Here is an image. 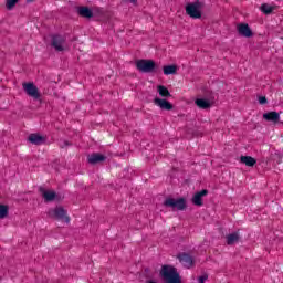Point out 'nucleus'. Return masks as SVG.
I'll list each match as a JSON object with an SVG mask.
<instances>
[{"label":"nucleus","mask_w":283,"mask_h":283,"mask_svg":"<svg viewBox=\"0 0 283 283\" xmlns=\"http://www.w3.org/2000/svg\"><path fill=\"white\" fill-rule=\"evenodd\" d=\"M160 276L166 283H182L180 281V274H178L176 268L171 265H163L160 270Z\"/></svg>","instance_id":"f257e3e1"},{"label":"nucleus","mask_w":283,"mask_h":283,"mask_svg":"<svg viewBox=\"0 0 283 283\" xmlns=\"http://www.w3.org/2000/svg\"><path fill=\"white\" fill-rule=\"evenodd\" d=\"M136 69L143 74H151L156 70V62L153 60H138L135 62Z\"/></svg>","instance_id":"f03ea898"},{"label":"nucleus","mask_w":283,"mask_h":283,"mask_svg":"<svg viewBox=\"0 0 283 283\" xmlns=\"http://www.w3.org/2000/svg\"><path fill=\"white\" fill-rule=\"evenodd\" d=\"M51 45L54 48L55 52H65L66 50H70V44H67V40L63 35H54Z\"/></svg>","instance_id":"7ed1b4c3"},{"label":"nucleus","mask_w":283,"mask_h":283,"mask_svg":"<svg viewBox=\"0 0 283 283\" xmlns=\"http://www.w3.org/2000/svg\"><path fill=\"white\" fill-rule=\"evenodd\" d=\"M164 205L165 207H170L171 209H177L178 211H185V209H187V201L185 198H168L165 200Z\"/></svg>","instance_id":"20e7f679"},{"label":"nucleus","mask_w":283,"mask_h":283,"mask_svg":"<svg viewBox=\"0 0 283 283\" xmlns=\"http://www.w3.org/2000/svg\"><path fill=\"white\" fill-rule=\"evenodd\" d=\"M186 14L191 17V19H200L202 12H200V2H192L186 6Z\"/></svg>","instance_id":"39448f33"},{"label":"nucleus","mask_w":283,"mask_h":283,"mask_svg":"<svg viewBox=\"0 0 283 283\" xmlns=\"http://www.w3.org/2000/svg\"><path fill=\"white\" fill-rule=\"evenodd\" d=\"M22 87L25 92V94H28V96H30L31 98H34V101H39V98H41V93H39V87H36V85H34V83H23Z\"/></svg>","instance_id":"423d86ee"},{"label":"nucleus","mask_w":283,"mask_h":283,"mask_svg":"<svg viewBox=\"0 0 283 283\" xmlns=\"http://www.w3.org/2000/svg\"><path fill=\"white\" fill-rule=\"evenodd\" d=\"M49 216L56 218L57 220H65L66 223H70V217H67V212L62 207L50 210Z\"/></svg>","instance_id":"0eeeda50"},{"label":"nucleus","mask_w":283,"mask_h":283,"mask_svg":"<svg viewBox=\"0 0 283 283\" xmlns=\"http://www.w3.org/2000/svg\"><path fill=\"white\" fill-rule=\"evenodd\" d=\"M154 103L157 107H160L166 112H171V109H174V104L165 98L157 97L154 99Z\"/></svg>","instance_id":"6e6552de"},{"label":"nucleus","mask_w":283,"mask_h":283,"mask_svg":"<svg viewBox=\"0 0 283 283\" xmlns=\"http://www.w3.org/2000/svg\"><path fill=\"white\" fill-rule=\"evenodd\" d=\"M237 30L238 33L245 39H251V36H253V31H251V27L247 23L238 24Z\"/></svg>","instance_id":"1a4fd4ad"},{"label":"nucleus","mask_w":283,"mask_h":283,"mask_svg":"<svg viewBox=\"0 0 283 283\" xmlns=\"http://www.w3.org/2000/svg\"><path fill=\"white\" fill-rule=\"evenodd\" d=\"M87 160L90 165H98V163H105V160H107V157L103 154L93 153L87 156Z\"/></svg>","instance_id":"9d476101"},{"label":"nucleus","mask_w":283,"mask_h":283,"mask_svg":"<svg viewBox=\"0 0 283 283\" xmlns=\"http://www.w3.org/2000/svg\"><path fill=\"white\" fill-rule=\"evenodd\" d=\"M179 262L185 266L186 269H191L193 266V258L191 255L184 253L178 255Z\"/></svg>","instance_id":"9b49d317"},{"label":"nucleus","mask_w":283,"mask_h":283,"mask_svg":"<svg viewBox=\"0 0 283 283\" xmlns=\"http://www.w3.org/2000/svg\"><path fill=\"white\" fill-rule=\"evenodd\" d=\"M207 193H209V191H207V190H201V191L195 193V196L192 197V203L196 207H202V198H205V196H207Z\"/></svg>","instance_id":"f8f14e48"},{"label":"nucleus","mask_w":283,"mask_h":283,"mask_svg":"<svg viewBox=\"0 0 283 283\" xmlns=\"http://www.w3.org/2000/svg\"><path fill=\"white\" fill-rule=\"evenodd\" d=\"M29 143H31L32 145H43V143H45V137L39 135V134H31L28 137Z\"/></svg>","instance_id":"ddd939ff"},{"label":"nucleus","mask_w":283,"mask_h":283,"mask_svg":"<svg viewBox=\"0 0 283 283\" xmlns=\"http://www.w3.org/2000/svg\"><path fill=\"white\" fill-rule=\"evenodd\" d=\"M263 118L270 123H280V113L277 112H270L263 114Z\"/></svg>","instance_id":"4468645a"},{"label":"nucleus","mask_w":283,"mask_h":283,"mask_svg":"<svg viewBox=\"0 0 283 283\" xmlns=\"http://www.w3.org/2000/svg\"><path fill=\"white\" fill-rule=\"evenodd\" d=\"M195 104L197 105V107H199V109H209V107H211V102L205 98H197L195 101Z\"/></svg>","instance_id":"2eb2a0df"},{"label":"nucleus","mask_w":283,"mask_h":283,"mask_svg":"<svg viewBox=\"0 0 283 283\" xmlns=\"http://www.w3.org/2000/svg\"><path fill=\"white\" fill-rule=\"evenodd\" d=\"M240 160L247 167H253L255 166V163H258V160L251 156H241Z\"/></svg>","instance_id":"dca6fc26"},{"label":"nucleus","mask_w":283,"mask_h":283,"mask_svg":"<svg viewBox=\"0 0 283 283\" xmlns=\"http://www.w3.org/2000/svg\"><path fill=\"white\" fill-rule=\"evenodd\" d=\"M42 197L46 202H52L56 198V192L53 190H42Z\"/></svg>","instance_id":"f3484780"},{"label":"nucleus","mask_w":283,"mask_h":283,"mask_svg":"<svg viewBox=\"0 0 283 283\" xmlns=\"http://www.w3.org/2000/svg\"><path fill=\"white\" fill-rule=\"evenodd\" d=\"M227 244L232 245L235 244V242H239L240 240V233L233 232L226 237Z\"/></svg>","instance_id":"a211bd4d"},{"label":"nucleus","mask_w":283,"mask_h":283,"mask_svg":"<svg viewBox=\"0 0 283 283\" xmlns=\"http://www.w3.org/2000/svg\"><path fill=\"white\" fill-rule=\"evenodd\" d=\"M77 12H78L80 17H85L86 19H92V17H93L92 10H90V8H87V7L78 8Z\"/></svg>","instance_id":"6ab92c4d"},{"label":"nucleus","mask_w":283,"mask_h":283,"mask_svg":"<svg viewBox=\"0 0 283 283\" xmlns=\"http://www.w3.org/2000/svg\"><path fill=\"white\" fill-rule=\"evenodd\" d=\"M157 92H158L159 96H161L163 98H169L171 96V93L169 92L167 86L158 85Z\"/></svg>","instance_id":"aec40b11"},{"label":"nucleus","mask_w":283,"mask_h":283,"mask_svg":"<svg viewBox=\"0 0 283 283\" xmlns=\"http://www.w3.org/2000/svg\"><path fill=\"white\" fill-rule=\"evenodd\" d=\"M178 72V66L176 64L164 66L165 76H169L171 74H176Z\"/></svg>","instance_id":"412c9836"},{"label":"nucleus","mask_w":283,"mask_h":283,"mask_svg":"<svg viewBox=\"0 0 283 283\" xmlns=\"http://www.w3.org/2000/svg\"><path fill=\"white\" fill-rule=\"evenodd\" d=\"M260 10H261V12H263V14H271V12H273V10H275V7L264 3L261 6Z\"/></svg>","instance_id":"4be33fe9"},{"label":"nucleus","mask_w":283,"mask_h":283,"mask_svg":"<svg viewBox=\"0 0 283 283\" xmlns=\"http://www.w3.org/2000/svg\"><path fill=\"white\" fill-rule=\"evenodd\" d=\"M17 3H19V0H7L6 2L7 10H12L14 6H17Z\"/></svg>","instance_id":"5701e85b"},{"label":"nucleus","mask_w":283,"mask_h":283,"mask_svg":"<svg viewBox=\"0 0 283 283\" xmlns=\"http://www.w3.org/2000/svg\"><path fill=\"white\" fill-rule=\"evenodd\" d=\"M6 216H8V208H7V206L1 205L0 206V219L6 218Z\"/></svg>","instance_id":"b1692460"},{"label":"nucleus","mask_w":283,"mask_h":283,"mask_svg":"<svg viewBox=\"0 0 283 283\" xmlns=\"http://www.w3.org/2000/svg\"><path fill=\"white\" fill-rule=\"evenodd\" d=\"M206 280H209V276L207 274H203L198 277V283H205Z\"/></svg>","instance_id":"393cba45"},{"label":"nucleus","mask_w":283,"mask_h":283,"mask_svg":"<svg viewBox=\"0 0 283 283\" xmlns=\"http://www.w3.org/2000/svg\"><path fill=\"white\" fill-rule=\"evenodd\" d=\"M259 103H260L261 105L266 104V97H260V98H259Z\"/></svg>","instance_id":"a878e982"},{"label":"nucleus","mask_w":283,"mask_h":283,"mask_svg":"<svg viewBox=\"0 0 283 283\" xmlns=\"http://www.w3.org/2000/svg\"><path fill=\"white\" fill-rule=\"evenodd\" d=\"M34 1H36V0H27V3H32Z\"/></svg>","instance_id":"bb28decb"}]
</instances>
